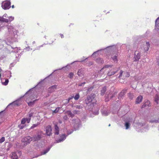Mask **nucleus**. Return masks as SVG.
<instances>
[{"mask_svg":"<svg viewBox=\"0 0 159 159\" xmlns=\"http://www.w3.org/2000/svg\"><path fill=\"white\" fill-rule=\"evenodd\" d=\"M7 28L8 31L5 34V37L11 43L17 41L18 37L17 30L12 25H8Z\"/></svg>","mask_w":159,"mask_h":159,"instance_id":"obj_1","label":"nucleus"},{"mask_svg":"<svg viewBox=\"0 0 159 159\" xmlns=\"http://www.w3.org/2000/svg\"><path fill=\"white\" fill-rule=\"evenodd\" d=\"M95 95L91 94L90 95L87 96L86 99L85 100V102L87 105H89L91 106L92 104H93L95 102Z\"/></svg>","mask_w":159,"mask_h":159,"instance_id":"obj_2","label":"nucleus"},{"mask_svg":"<svg viewBox=\"0 0 159 159\" xmlns=\"http://www.w3.org/2000/svg\"><path fill=\"white\" fill-rule=\"evenodd\" d=\"M24 97H26L27 98L26 100V102H27V101H29L30 100H31V101H32V99H34L33 93H31L30 91V90L25 94Z\"/></svg>","mask_w":159,"mask_h":159,"instance_id":"obj_3","label":"nucleus"},{"mask_svg":"<svg viewBox=\"0 0 159 159\" xmlns=\"http://www.w3.org/2000/svg\"><path fill=\"white\" fill-rule=\"evenodd\" d=\"M108 50H112V47L111 46H109L108 47L106 48H105L104 49H101L99 50H98L97 51H96L94 52L91 55V56H94L96 55V54H101L102 52H106V51Z\"/></svg>","mask_w":159,"mask_h":159,"instance_id":"obj_4","label":"nucleus"},{"mask_svg":"<svg viewBox=\"0 0 159 159\" xmlns=\"http://www.w3.org/2000/svg\"><path fill=\"white\" fill-rule=\"evenodd\" d=\"M11 2L8 1L3 2L2 4V7L4 10L8 9L11 7Z\"/></svg>","mask_w":159,"mask_h":159,"instance_id":"obj_5","label":"nucleus"},{"mask_svg":"<svg viewBox=\"0 0 159 159\" xmlns=\"http://www.w3.org/2000/svg\"><path fill=\"white\" fill-rule=\"evenodd\" d=\"M33 140L32 138L29 136H27L24 138L22 140V141L24 143V145H27L30 142Z\"/></svg>","mask_w":159,"mask_h":159,"instance_id":"obj_6","label":"nucleus"},{"mask_svg":"<svg viewBox=\"0 0 159 159\" xmlns=\"http://www.w3.org/2000/svg\"><path fill=\"white\" fill-rule=\"evenodd\" d=\"M120 69L119 68H113L109 70L107 73V75L109 76H112L114 75Z\"/></svg>","mask_w":159,"mask_h":159,"instance_id":"obj_7","label":"nucleus"},{"mask_svg":"<svg viewBox=\"0 0 159 159\" xmlns=\"http://www.w3.org/2000/svg\"><path fill=\"white\" fill-rule=\"evenodd\" d=\"M112 66L109 65H106L104 67H103L102 69L98 72V74L97 75V76L96 77L98 76H101L102 75L104 74L106 70V68H108L109 67H111Z\"/></svg>","mask_w":159,"mask_h":159,"instance_id":"obj_8","label":"nucleus"},{"mask_svg":"<svg viewBox=\"0 0 159 159\" xmlns=\"http://www.w3.org/2000/svg\"><path fill=\"white\" fill-rule=\"evenodd\" d=\"M21 98H20L16 100V101H15L11 103H10L7 107H9L10 106H18L20 104H21V102H20V99Z\"/></svg>","mask_w":159,"mask_h":159,"instance_id":"obj_9","label":"nucleus"},{"mask_svg":"<svg viewBox=\"0 0 159 159\" xmlns=\"http://www.w3.org/2000/svg\"><path fill=\"white\" fill-rule=\"evenodd\" d=\"M143 47H142L141 48H143V50L145 51H147L148 50L150 46V44L148 42H144L143 44Z\"/></svg>","mask_w":159,"mask_h":159,"instance_id":"obj_10","label":"nucleus"},{"mask_svg":"<svg viewBox=\"0 0 159 159\" xmlns=\"http://www.w3.org/2000/svg\"><path fill=\"white\" fill-rule=\"evenodd\" d=\"M140 58V53L138 51H136L134 53V61H138Z\"/></svg>","mask_w":159,"mask_h":159,"instance_id":"obj_11","label":"nucleus"},{"mask_svg":"<svg viewBox=\"0 0 159 159\" xmlns=\"http://www.w3.org/2000/svg\"><path fill=\"white\" fill-rule=\"evenodd\" d=\"M46 134L50 136L52 134V129L51 126L50 125H48L46 128Z\"/></svg>","mask_w":159,"mask_h":159,"instance_id":"obj_12","label":"nucleus"},{"mask_svg":"<svg viewBox=\"0 0 159 159\" xmlns=\"http://www.w3.org/2000/svg\"><path fill=\"white\" fill-rule=\"evenodd\" d=\"M101 112L102 115L103 116H107L110 113L109 111L106 108H104L102 109L101 111Z\"/></svg>","mask_w":159,"mask_h":159,"instance_id":"obj_13","label":"nucleus"},{"mask_svg":"<svg viewBox=\"0 0 159 159\" xmlns=\"http://www.w3.org/2000/svg\"><path fill=\"white\" fill-rule=\"evenodd\" d=\"M42 132L40 131V134H38L37 135H35V136H34L33 138H32L33 140H34V141H36L39 140L41 138V134H42Z\"/></svg>","mask_w":159,"mask_h":159,"instance_id":"obj_14","label":"nucleus"},{"mask_svg":"<svg viewBox=\"0 0 159 159\" xmlns=\"http://www.w3.org/2000/svg\"><path fill=\"white\" fill-rule=\"evenodd\" d=\"M127 91V89H124L123 90L119 93L118 98L119 99H121L124 96L125 93Z\"/></svg>","mask_w":159,"mask_h":159,"instance_id":"obj_15","label":"nucleus"},{"mask_svg":"<svg viewBox=\"0 0 159 159\" xmlns=\"http://www.w3.org/2000/svg\"><path fill=\"white\" fill-rule=\"evenodd\" d=\"M30 120H22L21 121V123L19 125V127L20 129H23L24 125H23L26 121L28 123H29L30 122Z\"/></svg>","mask_w":159,"mask_h":159,"instance_id":"obj_16","label":"nucleus"},{"mask_svg":"<svg viewBox=\"0 0 159 159\" xmlns=\"http://www.w3.org/2000/svg\"><path fill=\"white\" fill-rule=\"evenodd\" d=\"M155 29L159 33V17L156 20Z\"/></svg>","mask_w":159,"mask_h":159,"instance_id":"obj_17","label":"nucleus"},{"mask_svg":"<svg viewBox=\"0 0 159 159\" xmlns=\"http://www.w3.org/2000/svg\"><path fill=\"white\" fill-rule=\"evenodd\" d=\"M143 98V97L141 95H140L135 100V103L136 104H138L140 103L142 101Z\"/></svg>","mask_w":159,"mask_h":159,"instance_id":"obj_18","label":"nucleus"},{"mask_svg":"<svg viewBox=\"0 0 159 159\" xmlns=\"http://www.w3.org/2000/svg\"><path fill=\"white\" fill-rule=\"evenodd\" d=\"M57 87V85H54L49 87L48 90V92L50 93H52L55 90Z\"/></svg>","mask_w":159,"mask_h":159,"instance_id":"obj_19","label":"nucleus"},{"mask_svg":"<svg viewBox=\"0 0 159 159\" xmlns=\"http://www.w3.org/2000/svg\"><path fill=\"white\" fill-rule=\"evenodd\" d=\"M118 56V54H116V55L112 54L111 55V57L113 60L115 62H117V57Z\"/></svg>","mask_w":159,"mask_h":159,"instance_id":"obj_20","label":"nucleus"},{"mask_svg":"<svg viewBox=\"0 0 159 159\" xmlns=\"http://www.w3.org/2000/svg\"><path fill=\"white\" fill-rule=\"evenodd\" d=\"M66 136L65 134H62L60 136L59 139L57 140V142L59 143L60 142L63 140H64L66 138Z\"/></svg>","mask_w":159,"mask_h":159,"instance_id":"obj_21","label":"nucleus"},{"mask_svg":"<svg viewBox=\"0 0 159 159\" xmlns=\"http://www.w3.org/2000/svg\"><path fill=\"white\" fill-rule=\"evenodd\" d=\"M11 157L12 159H18V156L16 153L15 152L11 153Z\"/></svg>","mask_w":159,"mask_h":159,"instance_id":"obj_22","label":"nucleus"},{"mask_svg":"<svg viewBox=\"0 0 159 159\" xmlns=\"http://www.w3.org/2000/svg\"><path fill=\"white\" fill-rule=\"evenodd\" d=\"M84 74V70L83 69H80L77 72L78 75L80 76H82Z\"/></svg>","mask_w":159,"mask_h":159,"instance_id":"obj_23","label":"nucleus"},{"mask_svg":"<svg viewBox=\"0 0 159 159\" xmlns=\"http://www.w3.org/2000/svg\"><path fill=\"white\" fill-rule=\"evenodd\" d=\"M54 133L55 134L58 135L59 134V128L57 125H55Z\"/></svg>","mask_w":159,"mask_h":159,"instance_id":"obj_24","label":"nucleus"},{"mask_svg":"<svg viewBox=\"0 0 159 159\" xmlns=\"http://www.w3.org/2000/svg\"><path fill=\"white\" fill-rule=\"evenodd\" d=\"M0 22L7 23L9 22V20L8 19L4 18L3 16H0Z\"/></svg>","mask_w":159,"mask_h":159,"instance_id":"obj_25","label":"nucleus"},{"mask_svg":"<svg viewBox=\"0 0 159 159\" xmlns=\"http://www.w3.org/2000/svg\"><path fill=\"white\" fill-rule=\"evenodd\" d=\"M36 100H35L33 101H31V100H30L29 101H27L26 102L29 105V106L31 107L34 105V103L35 102Z\"/></svg>","mask_w":159,"mask_h":159,"instance_id":"obj_26","label":"nucleus"},{"mask_svg":"<svg viewBox=\"0 0 159 159\" xmlns=\"http://www.w3.org/2000/svg\"><path fill=\"white\" fill-rule=\"evenodd\" d=\"M155 102L158 104L159 103V96L157 95H156L154 98Z\"/></svg>","mask_w":159,"mask_h":159,"instance_id":"obj_27","label":"nucleus"},{"mask_svg":"<svg viewBox=\"0 0 159 159\" xmlns=\"http://www.w3.org/2000/svg\"><path fill=\"white\" fill-rule=\"evenodd\" d=\"M106 90H107V88L106 87H103L102 88V90H101V95H103L104 94Z\"/></svg>","mask_w":159,"mask_h":159,"instance_id":"obj_28","label":"nucleus"},{"mask_svg":"<svg viewBox=\"0 0 159 159\" xmlns=\"http://www.w3.org/2000/svg\"><path fill=\"white\" fill-rule=\"evenodd\" d=\"M73 107L76 109H78L79 110H81V109L83 107V106L81 105L73 106Z\"/></svg>","mask_w":159,"mask_h":159,"instance_id":"obj_29","label":"nucleus"},{"mask_svg":"<svg viewBox=\"0 0 159 159\" xmlns=\"http://www.w3.org/2000/svg\"><path fill=\"white\" fill-rule=\"evenodd\" d=\"M96 61L99 63H103L104 62L103 60L100 58H97L96 60Z\"/></svg>","mask_w":159,"mask_h":159,"instance_id":"obj_30","label":"nucleus"},{"mask_svg":"<svg viewBox=\"0 0 159 159\" xmlns=\"http://www.w3.org/2000/svg\"><path fill=\"white\" fill-rule=\"evenodd\" d=\"M134 79L136 81H138L141 80L142 78V77L140 75H136L134 76Z\"/></svg>","mask_w":159,"mask_h":159,"instance_id":"obj_31","label":"nucleus"},{"mask_svg":"<svg viewBox=\"0 0 159 159\" xmlns=\"http://www.w3.org/2000/svg\"><path fill=\"white\" fill-rule=\"evenodd\" d=\"M95 111H93V113L95 115H97L99 113V109L98 107H96L95 108Z\"/></svg>","mask_w":159,"mask_h":159,"instance_id":"obj_32","label":"nucleus"},{"mask_svg":"<svg viewBox=\"0 0 159 159\" xmlns=\"http://www.w3.org/2000/svg\"><path fill=\"white\" fill-rule=\"evenodd\" d=\"M5 111H3L0 112V118H2L5 115Z\"/></svg>","mask_w":159,"mask_h":159,"instance_id":"obj_33","label":"nucleus"},{"mask_svg":"<svg viewBox=\"0 0 159 159\" xmlns=\"http://www.w3.org/2000/svg\"><path fill=\"white\" fill-rule=\"evenodd\" d=\"M125 126L126 127V129H128L130 126V124L128 122H126L125 124Z\"/></svg>","mask_w":159,"mask_h":159,"instance_id":"obj_34","label":"nucleus"},{"mask_svg":"<svg viewBox=\"0 0 159 159\" xmlns=\"http://www.w3.org/2000/svg\"><path fill=\"white\" fill-rule=\"evenodd\" d=\"M144 103L146 107H149L151 106L150 102L148 100L146 101Z\"/></svg>","mask_w":159,"mask_h":159,"instance_id":"obj_35","label":"nucleus"},{"mask_svg":"<svg viewBox=\"0 0 159 159\" xmlns=\"http://www.w3.org/2000/svg\"><path fill=\"white\" fill-rule=\"evenodd\" d=\"M8 82H9V80H8V79H6L5 80V82H2V84L3 85L6 86L8 84Z\"/></svg>","mask_w":159,"mask_h":159,"instance_id":"obj_36","label":"nucleus"},{"mask_svg":"<svg viewBox=\"0 0 159 159\" xmlns=\"http://www.w3.org/2000/svg\"><path fill=\"white\" fill-rule=\"evenodd\" d=\"M128 96L130 99H132L134 97V95L133 93H129Z\"/></svg>","mask_w":159,"mask_h":159,"instance_id":"obj_37","label":"nucleus"},{"mask_svg":"<svg viewBox=\"0 0 159 159\" xmlns=\"http://www.w3.org/2000/svg\"><path fill=\"white\" fill-rule=\"evenodd\" d=\"M50 149L48 148L46 150H45L43 152L41 153V155H43L46 154L49 150Z\"/></svg>","mask_w":159,"mask_h":159,"instance_id":"obj_38","label":"nucleus"},{"mask_svg":"<svg viewBox=\"0 0 159 159\" xmlns=\"http://www.w3.org/2000/svg\"><path fill=\"white\" fill-rule=\"evenodd\" d=\"M40 124L39 122H37V124H35L33 125V126L30 127V129H32L39 125Z\"/></svg>","mask_w":159,"mask_h":159,"instance_id":"obj_39","label":"nucleus"},{"mask_svg":"<svg viewBox=\"0 0 159 159\" xmlns=\"http://www.w3.org/2000/svg\"><path fill=\"white\" fill-rule=\"evenodd\" d=\"M80 98V95L78 93L76 94L75 97H74V99L76 100H78Z\"/></svg>","mask_w":159,"mask_h":159,"instance_id":"obj_40","label":"nucleus"},{"mask_svg":"<svg viewBox=\"0 0 159 159\" xmlns=\"http://www.w3.org/2000/svg\"><path fill=\"white\" fill-rule=\"evenodd\" d=\"M73 75L74 73L72 72H70L69 74L68 77H69L70 79H72V78H73Z\"/></svg>","mask_w":159,"mask_h":159,"instance_id":"obj_41","label":"nucleus"},{"mask_svg":"<svg viewBox=\"0 0 159 159\" xmlns=\"http://www.w3.org/2000/svg\"><path fill=\"white\" fill-rule=\"evenodd\" d=\"M82 111V110H75L74 111L73 113L74 114H79L80 113V112Z\"/></svg>","mask_w":159,"mask_h":159,"instance_id":"obj_42","label":"nucleus"},{"mask_svg":"<svg viewBox=\"0 0 159 159\" xmlns=\"http://www.w3.org/2000/svg\"><path fill=\"white\" fill-rule=\"evenodd\" d=\"M11 48L12 49H14V51H13V52H18L19 50H20V49H19L18 48H17V47H16V48H14L12 47H11Z\"/></svg>","mask_w":159,"mask_h":159,"instance_id":"obj_43","label":"nucleus"},{"mask_svg":"<svg viewBox=\"0 0 159 159\" xmlns=\"http://www.w3.org/2000/svg\"><path fill=\"white\" fill-rule=\"evenodd\" d=\"M8 17L9 19H8L9 22V21L11 22V21L13 20L14 18V17L12 16H9Z\"/></svg>","mask_w":159,"mask_h":159,"instance_id":"obj_44","label":"nucleus"},{"mask_svg":"<svg viewBox=\"0 0 159 159\" xmlns=\"http://www.w3.org/2000/svg\"><path fill=\"white\" fill-rule=\"evenodd\" d=\"M5 140V138L4 137H2L0 139V143H1L4 142Z\"/></svg>","mask_w":159,"mask_h":159,"instance_id":"obj_45","label":"nucleus"},{"mask_svg":"<svg viewBox=\"0 0 159 159\" xmlns=\"http://www.w3.org/2000/svg\"><path fill=\"white\" fill-rule=\"evenodd\" d=\"M60 109V107H57V108L54 110L52 111V112L53 113H57V112Z\"/></svg>","mask_w":159,"mask_h":159,"instance_id":"obj_46","label":"nucleus"},{"mask_svg":"<svg viewBox=\"0 0 159 159\" xmlns=\"http://www.w3.org/2000/svg\"><path fill=\"white\" fill-rule=\"evenodd\" d=\"M24 49L26 50L27 51H29L30 50H32V48H30L29 46H28L27 47H26Z\"/></svg>","mask_w":159,"mask_h":159,"instance_id":"obj_47","label":"nucleus"},{"mask_svg":"<svg viewBox=\"0 0 159 159\" xmlns=\"http://www.w3.org/2000/svg\"><path fill=\"white\" fill-rule=\"evenodd\" d=\"M123 71L122 70H121L120 71V75L119 76V78H120L121 76H122V74H123Z\"/></svg>","mask_w":159,"mask_h":159,"instance_id":"obj_48","label":"nucleus"},{"mask_svg":"<svg viewBox=\"0 0 159 159\" xmlns=\"http://www.w3.org/2000/svg\"><path fill=\"white\" fill-rule=\"evenodd\" d=\"M125 76L126 77H128L130 76V74L128 72H126L125 73Z\"/></svg>","mask_w":159,"mask_h":159,"instance_id":"obj_49","label":"nucleus"},{"mask_svg":"<svg viewBox=\"0 0 159 159\" xmlns=\"http://www.w3.org/2000/svg\"><path fill=\"white\" fill-rule=\"evenodd\" d=\"M44 45V44H43L42 45H41L38 47H37L36 49H34V51L35 50H39L41 47H42L43 46V45Z\"/></svg>","mask_w":159,"mask_h":159,"instance_id":"obj_50","label":"nucleus"},{"mask_svg":"<svg viewBox=\"0 0 159 159\" xmlns=\"http://www.w3.org/2000/svg\"><path fill=\"white\" fill-rule=\"evenodd\" d=\"M85 82H83L81 84H79V86H84V85L85 84Z\"/></svg>","mask_w":159,"mask_h":159,"instance_id":"obj_51","label":"nucleus"},{"mask_svg":"<svg viewBox=\"0 0 159 159\" xmlns=\"http://www.w3.org/2000/svg\"><path fill=\"white\" fill-rule=\"evenodd\" d=\"M18 154L19 156H20L21 155L22 153L20 151H18Z\"/></svg>","mask_w":159,"mask_h":159,"instance_id":"obj_52","label":"nucleus"},{"mask_svg":"<svg viewBox=\"0 0 159 159\" xmlns=\"http://www.w3.org/2000/svg\"><path fill=\"white\" fill-rule=\"evenodd\" d=\"M145 107H146V106H145V104L144 103L141 106V108H143Z\"/></svg>","mask_w":159,"mask_h":159,"instance_id":"obj_53","label":"nucleus"},{"mask_svg":"<svg viewBox=\"0 0 159 159\" xmlns=\"http://www.w3.org/2000/svg\"><path fill=\"white\" fill-rule=\"evenodd\" d=\"M73 98H74V96H72L70 98H69L68 99V101H69L71 99H72Z\"/></svg>","mask_w":159,"mask_h":159,"instance_id":"obj_54","label":"nucleus"},{"mask_svg":"<svg viewBox=\"0 0 159 159\" xmlns=\"http://www.w3.org/2000/svg\"><path fill=\"white\" fill-rule=\"evenodd\" d=\"M7 14H4L3 15V17H7Z\"/></svg>","mask_w":159,"mask_h":159,"instance_id":"obj_55","label":"nucleus"},{"mask_svg":"<svg viewBox=\"0 0 159 159\" xmlns=\"http://www.w3.org/2000/svg\"><path fill=\"white\" fill-rule=\"evenodd\" d=\"M69 114L70 115V116H72L73 115V114H72V113L70 111L69 112Z\"/></svg>","mask_w":159,"mask_h":159,"instance_id":"obj_56","label":"nucleus"},{"mask_svg":"<svg viewBox=\"0 0 159 159\" xmlns=\"http://www.w3.org/2000/svg\"><path fill=\"white\" fill-rule=\"evenodd\" d=\"M33 116V114L32 113H30L29 114V116L30 117L31 116Z\"/></svg>","mask_w":159,"mask_h":159,"instance_id":"obj_57","label":"nucleus"},{"mask_svg":"<svg viewBox=\"0 0 159 159\" xmlns=\"http://www.w3.org/2000/svg\"><path fill=\"white\" fill-rule=\"evenodd\" d=\"M61 38H64V35L63 34H61Z\"/></svg>","mask_w":159,"mask_h":159,"instance_id":"obj_58","label":"nucleus"},{"mask_svg":"<svg viewBox=\"0 0 159 159\" xmlns=\"http://www.w3.org/2000/svg\"><path fill=\"white\" fill-rule=\"evenodd\" d=\"M22 119H23V120H24V119H28L27 118H23Z\"/></svg>","mask_w":159,"mask_h":159,"instance_id":"obj_59","label":"nucleus"},{"mask_svg":"<svg viewBox=\"0 0 159 159\" xmlns=\"http://www.w3.org/2000/svg\"><path fill=\"white\" fill-rule=\"evenodd\" d=\"M12 64V63H11L10 65V66H11V67H12L13 66Z\"/></svg>","mask_w":159,"mask_h":159,"instance_id":"obj_60","label":"nucleus"},{"mask_svg":"<svg viewBox=\"0 0 159 159\" xmlns=\"http://www.w3.org/2000/svg\"><path fill=\"white\" fill-rule=\"evenodd\" d=\"M11 7L12 8H14V5H13Z\"/></svg>","mask_w":159,"mask_h":159,"instance_id":"obj_61","label":"nucleus"},{"mask_svg":"<svg viewBox=\"0 0 159 159\" xmlns=\"http://www.w3.org/2000/svg\"><path fill=\"white\" fill-rule=\"evenodd\" d=\"M35 43V42L34 41H33L32 43L33 44H34Z\"/></svg>","mask_w":159,"mask_h":159,"instance_id":"obj_62","label":"nucleus"},{"mask_svg":"<svg viewBox=\"0 0 159 159\" xmlns=\"http://www.w3.org/2000/svg\"><path fill=\"white\" fill-rule=\"evenodd\" d=\"M88 105V106H90V105ZM93 104H92V105H91V106L90 105V107H91V106H93Z\"/></svg>","mask_w":159,"mask_h":159,"instance_id":"obj_63","label":"nucleus"},{"mask_svg":"<svg viewBox=\"0 0 159 159\" xmlns=\"http://www.w3.org/2000/svg\"><path fill=\"white\" fill-rule=\"evenodd\" d=\"M64 67H62V68H61V69H59V70H61V69H63V68H64Z\"/></svg>","mask_w":159,"mask_h":159,"instance_id":"obj_64","label":"nucleus"}]
</instances>
